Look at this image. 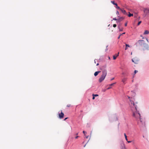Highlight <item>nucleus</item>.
<instances>
[{
	"label": "nucleus",
	"mask_w": 149,
	"mask_h": 149,
	"mask_svg": "<svg viewBox=\"0 0 149 149\" xmlns=\"http://www.w3.org/2000/svg\"><path fill=\"white\" fill-rule=\"evenodd\" d=\"M128 97L130 99V105L132 112L133 116L136 118L137 120L139 119V121H138V124L139 125H141L140 122L142 123V125H144L145 122L141 118L140 114L139 113V111H137V106L136 104H137V103L136 102L135 104H135L134 102L131 100L132 98H130L129 96H128Z\"/></svg>",
	"instance_id": "nucleus-1"
},
{
	"label": "nucleus",
	"mask_w": 149,
	"mask_h": 149,
	"mask_svg": "<svg viewBox=\"0 0 149 149\" xmlns=\"http://www.w3.org/2000/svg\"><path fill=\"white\" fill-rule=\"evenodd\" d=\"M95 63L96 62L95 61Z\"/></svg>",
	"instance_id": "nucleus-45"
},
{
	"label": "nucleus",
	"mask_w": 149,
	"mask_h": 149,
	"mask_svg": "<svg viewBox=\"0 0 149 149\" xmlns=\"http://www.w3.org/2000/svg\"><path fill=\"white\" fill-rule=\"evenodd\" d=\"M132 54V53H131V54Z\"/></svg>",
	"instance_id": "nucleus-43"
},
{
	"label": "nucleus",
	"mask_w": 149,
	"mask_h": 149,
	"mask_svg": "<svg viewBox=\"0 0 149 149\" xmlns=\"http://www.w3.org/2000/svg\"><path fill=\"white\" fill-rule=\"evenodd\" d=\"M95 97L94 96H93L92 99L93 100H94L95 99Z\"/></svg>",
	"instance_id": "nucleus-34"
},
{
	"label": "nucleus",
	"mask_w": 149,
	"mask_h": 149,
	"mask_svg": "<svg viewBox=\"0 0 149 149\" xmlns=\"http://www.w3.org/2000/svg\"><path fill=\"white\" fill-rule=\"evenodd\" d=\"M116 83H112L110 84L109 85V86H113V85H114Z\"/></svg>",
	"instance_id": "nucleus-16"
},
{
	"label": "nucleus",
	"mask_w": 149,
	"mask_h": 149,
	"mask_svg": "<svg viewBox=\"0 0 149 149\" xmlns=\"http://www.w3.org/2000/svg\"><path fill=\"white\" fill-rule=\"evenodd\" d=\"M125 19V17H121L117 19V22H120Z\"/></svg>",
	"instance_id": "nucleus-6"
},
{
	"label": "nucleus",
	"mask_w": 149,
	"mask_h": 149,
	"mask_svg": "<svg viewBox=\"0 0 149 149\" xmlns=\"http://www.w3.org/2000/svg\"><path fill=\"white\" fill-rule=\"evenodd\" d=\"M116 8H117L118 9H119L120 10L121 9V8H120V7L118 6H116Z\"/></svg>",
	"instance_id": "nucleus-19"
},
{
	"label": "nucleus",
	"mask_w": 149,
	"mask_h": 149,
	"mask_svg": "<svg viewBox=\"0 0 149 149\" xmlns=\"http://www.w3.org/2000/svg\"><path fill=\"white\" fill-rule=\"evenodd\" d=\"M111 2L113 5H114L115 3V1H111Z\"/></svg>",
	"instance_id": "nucleus-18"
},
{
	"label": "nucleus",
	"mask_w": 149,
	"mask_h": 149,
	"mask_svg": "<svg viewBox=\"0 0 149 149\" xmlns=\"http://www.w3.org/2000/svg\"><path fill=\"white\" fill-rule=\"evenodd\" d=\"M83 133L85 135V133H86V132H85L84 131H83Z\"/></svg>",
	"instance_id": "nucleus-27"
},
{
	"label": "nucleus",
	"mask_w": 149,
	"mask_h": 149,
	"mask_svg": "<svg viewBox=\"0 0 149 149\" xmlns=\"http://www.w3.org/2000/svg\"><path fill=\"white\" fill-rule=\"evenodd\" d=\"M127 22H126L125 23V26H127Z\"/></svg>",
	"instance_id": "nucleus-29"
},
{
	"label": "nucleus",
	"mask_w": 149,
	"mask_h": 149,
	"mask_svg": "<svg viewBox=\"0 0 149 149\" xmlns=\"http://www.w3.org/2000/svg\"><path fill=\"white\" fill-rule=\"evenodd\" d=\"M114 5H115L116 6H117V3H115L114 4Z\"/></svg>",
	"instance_id": "nucleus-30"
},
{
	"label": "nucleus",
	"mask_w": 149,
	"mask_h": 149,
	"mask_svg": "<svg viewBox=\"0 0 149 149\" xmlns=\"http://www.w3.org/2000/svg\"><path fill=\"white\" fill-rule=\"evenodd\" d=\"M100 72H101L100 71H98L94 73V75H95V76H96L98 75V74Z\"/></svg>",
	"instance_id": "nucleus-8"
},
{
	"label": "nucleus",
	"mask_w": 149,
	"mask_h": 149,
	"mask_svg": "<svg viewBox=\"0 0 149 149\" xmlns=\"http://www.w3.org/2000/svg\"><path fill=\"white\" fill-rule=\"evenodd\" d=\"M124 14H127V13H126V11L125 10L123 9H121L120 10Z\"/></svg>",
	"instance_id": "nucleus-9"
},
{
	"label": "nucleus",
	"mask_w": 149,
	"mask_h": 149,
	"mask_svg": "<svg viewBox=\"0 0 149 149\" xmlns=\"http://www.w3.org/2000/svg\"><path fill=\"white\" fill-rule=\"evenodd\" d=\"M137 72H138V71L135 70L134 71V74H136Z\"/></svg>",
	"instance_id": "nucleus-24"
},
{
	"label": "nucleus",
	"mask_w": 149,
	"mask_h": 149,
	"mask_svg": "<svg viewBox=\"0 0 149 149\" xmlns=\"http://www.w3.org/2000/svg\"><path fill=\"white\" fill-rule=\"evenodd\" d=\"M125 33H123L121 34H122V35H123V34H124Z\"/></svg>",
	"instance_id": "nucleus-38"
},
{
	"label": "nucleus",
	"mask_w": 149,
	"mask_h": 149,
	"mask_svg": "<svg viewBox=\"0 0 149 149\" xmlns=\"http://www.w3.org/2000/svg\"><path fill=\"white\" fill-rule=\"evenodd\" d=\"M65 118V119H64V120H65L66 119H67V118Z\"/></svg>",
	"instance_id": "nucleus-39"
},
{
	"label": "nucleus",
	"mask_w": 149,
	"mask_h": 149,
	"mask_svg": "<svg viewBox=\"0 0 149 149\" xmlns=\"http://www.w3.org/2000/svg\"><path fill=\"white\" fill-rule=\"evenodd\" d=\"M114 79V78H113L111 79V81H112V80H113V79Z\"/></svg>",
	"instance_id": "nucleus-37"
},
{
	"label": "nucleus",
	"mask_w": 149,
	"mask_h": 149,
	"mask_svg": "<svg viewBox=\"0 0 149 149\" xmlns=\"http://www.w3.org/2000/svg\"><path fill=\"white\" fill-rule=\"evenodd\" d=\"M78 137H79V136H77L75 137V138L76 139H77V138H78Z\"/></svg>",
	"instance_id": "nucleus-35"
},
{
	"label": "nucleus",
	"mask_w": 149,
	"mask_h": 149,
	"mask_svg": "<svg viewBox=\"0 0 149 149\" xmlns=\"http://www.w3.org/2000/svg\"><path fill=\"white\" fill-rule=\"evenodd\" d=\"M124 136H125V140L127 141L128 139H127V135H126V134L125 133H124Z\"/></svg>",
	"instance_id": "nucleus-14"
},
{
	"label": "nucleus",
	"mask_w": 149,
	"mask_h": 149,
	"mask_svg": "<svg viewBox=\"0 0 149 149\" xmlns=\"http://www.w3.org/2000/svg\"><path fill=\"white\" fill-rule=\"evenodd\" d=\"M149 33V31L147 30H146L144 33V34H148Z\"/></svg>",
	"instance_id": "nucleus-12"
},
{
	"label": "nucleus",
	"mask_w": 149,
	"mask_h": 149,
	"mask_svg": "<svg viewBox=\"0 0 149 149\" xmlns=\"http://www.w3.org/2000/svg\"><path fill=\"white\" fill-rule=\"evenodd\" d=\"M126 47L125 48V50H126L127 49L128 47H130V46L129 45L126 44H125Z\"/></svg>",
	"instance_id": "nucleus-11"
},
{
	"label": "nucleus",
	"mask_w": 149,
	"mask_h": 149,
	"mask_svg": "<svg viewBox=\"0 0 149 149\" xmlns=\"http://www.w3.org/2000/svg\"><path fill=\"white\" fill-rule=\"evenodd\" d=\"M135 59L134 58L133 59H132V61L133 62H134L135 63H137V61H134V60H135Z\"/></svg>",
	"instance_id": "nucleus-15"
},
{
	"label": "nucleus",
	"mask_w": 149,
	"mask_h": 149,
	"mask_svg": "<svg viewBox=\"0 0 149 149\" xmlns=\"http://www.w3.org/2000/svg\"><path fill=\"white\" fill-rule=\"evenodd\" d=\"M117 19H116V18H113V20H116V21H117Z\"/></svg>",
	"instance_id": "nucleus-22"
},
{
	"label": "nucleus",
	"mask_w": 149,
	"mask_h": 149,
	"mask_svg": "<svg viewBox=\"0 0 149 149\" xmlns=\"http://www.w3.org/2000/svg\"><path fill=\"white\" fill-rule=\"evenodd\" d=\"M89 136H87V137H86V138H88V137Z\"/></svg>",
	"instance_id": "nucleus-41"
},
{
	"label": "nucleus",
	"mask_w": 149,
	"mask_h": 149,
	"mask_svg": "<svg viewBox=\"0 0 149 149\" xmlns=\"http://www.w3.org/2000/svg\"><path fill=\"white\" fill-rule=\"evenodd\" d=\"M122 36V34H120V35H119V37H118V39H119V38H120V36Z\"/></svg>",
	"instance_id": "nucleus-26"
},
{
	"label": "nucleus",
	"mask_w": 149,
	"mask_h": 149,
	"mask_svg": "<svg viewBox=\"0 0 149 149\" xmlns=\"http://www.w3.org/2000/svg\"><path fill=\"white\" fill-rule=\"evenodd\" d=\"M144 14L143 16L144 17L148 16L149 15V8H144L143 9Z\"/></svg>",
	"instance_id": "nucleus-3"
},
{
	"label": "nucleus",
	"mask_w": 149,
	"mask_h": 149,
	"mask_svg": "<svg viewBox=\"0 0 149 149\" xmlns=\"http://www.w3.org/2000/svg\"><path fill=\"white\" fill-rule=\"evenodd\" d=\"M106 65H104L100 67V70L102 71V74L99 79L100 83L102 82L105 79L107 74V71L106 69Z\"/></svg>",
	"instance_id": "nucleus-2"
},
{
	"label": "nucleus",
	"mask_w": 149,
	"mask_h": 149,
	"mask_svg": "<svg viewBox=\"0 0 149 149\" xmlns=\"http://www.w3.org/2000/svg\"><path fill=\"white\" fill-rule=\"evenodd\" d=\"M109 59L110 60V58L109 57Z\"/></svg>",
	"instance_id": "nucleus-42"
},
{
	"label": "nucleus",
	"mask_w": 149,
	"mask_h": 149,
	"mask_svg": "<svg viewBox=\"0 0 149 149\" xmlns=\"http://www.w3.org/2000/svg\"><path fill=\"white\" fill-rule=\"evenodd\" d=\"M113 26L114 27H116V24H113Z\"/></svg>",
	"instance_id": "nucleus-23"
},
{
	"label": "nucleus",
	"mask_w": 149,
	"mask_h": 149,
	"mask_svg": "<svg viewBox=\"0 0 149 149\" xmlns=\"http://www.w3.org/2000/svg\"><path fill=\"white\" fill-rule=\"evenodd\" d=\"M93 96H94L95 97V96H98V95L97 94H93Z\"/></svg>",
	"instance_id": "nucleus-17"
},
{
	"label": "nucleus",
	"mask_w": 149,
	"mask_h": 149,
	"mask_svg": "<svg viewBox=\"0 0 149 149\" xmlns=\"http://www.w3.org/2000/svg\"><path fill=\"white\" fill-rule=\"evenodd\" d=\"M99 65V64L98 63H97V64L96 65L97 66V65Z\"/></svg>",
	"instance_id": "nucleus-40"
},
{
	"label": "nucleus",
	"mask_w": 149,
	"mask_h": 149,
	"mask_svg": "<svg viewBox=\"0 0 149 149\" xmlns=\"http://www.w3.org/2000/svg\"><path fill=\"white\" fill-rule=\"evenodd\" d=\"M127 142H128V143H131L132 142V141H127Z\"/></svg>",
	"instance_id": "nucleus-32"
},
{
	"label": "nucleus",
	"mask_w": 149,
	"mask_h": 149,
	"mask_svg": "<svg viewBox=\"0 0 149 149\" xmlns=\"http://www.w3.org/2000/svg\"><path fill=\"white\" fill-rule=\"evenodd\" d=\"M59 118H62L64 117V114L63 112H62V111H61V112L60 113H59L58 114Z\"/></svg>",
	"instance_id": "nucleus-5"
},
{
	"label": "nucleus",
	"mask_w": 149,
	"mask_h": 149,
	"mask_svg": "<svg viewBox=\"0 0 149 149\" xmlns=\"http://www.w3.org/2000/svg\"><path fill=\"white\" fill-rule=\"evenodd\" d=\"M111 88V86H110L109 87H108L107 88V89H109L110 88Z\"/></svg>",
	"instance_id": "nucleus-28"
},
{
	"label": "nucleus",
	"mask_w": 149,
	"mask_h": 149,
	"mask_svg": "<svg viewBox=\"0 0 149 149\" xmlns=\"http://www.w3.org/2000/svg\"><path fill=\"white\" fill-rule=\"evenodd\" d=\"M127 80V78H124L122 80V81L124 84H125V82Z\"/></svg>",
	"instance_id": "nucleus-10"
},
{
	"label": "nucleus",
	"mask_w": 149,
	"mask_h": 149,
	"mask_svg": "<svg viewBox=\"0 0 149 149\" xmlns=\"http://www.w3.org/2000/svg\"><path fill=\"white\" fill-rule=\"evenodd\" d=\"M141 21H140L138 23V25H139L141 23Z\"/></svg>",
	"instance_id": "nucleus-20"
},
{
	"label": "nucleus",
	"mask_w": 149,
	"mask_h": 149,
	"mask_svg": "<svg viewBox=\"0 0 149 149\" xmlns=\"http://www.w3.org/2000/svg\"><path fill=\"white\" fill-rule=\"evenodd\" d=\"M78 134V133H77V134H77V135Z\"/></svg>",
	"instance_id": "nucleus-44"
},
{
	"label": "nucleus",
	"mask_w": 149,
	"mask_h": 149,
	"mask_svg": "<svg viewBox=\"0 0 149 149\" xmlns=\"http://www.w3.org/2000/svg\"><path fill=\"white\" fill-rule=\"evenodd\" d=\"M67 106L68 107H70L71 106V105L70 104H68L67 105Z\"/></svg>",
	"instance_id": "nucleus-25"
},
{
	"label": "nucleus",
	"mask_w": 149,
	"mask_h": 149,
	"mask_svg": "<svg viewBox=\"0 0 149 149\" xmlns=\"http://www.w3.org/2000/svg\"><path fill=\"white\" fill-rule=\"evenodd\" d=\"M119 54V52H118V54H116L115 55L113 56V59L114 60H115L116 59V57L118 56Z\"/></svg>",
	"instance_id": "nucleus-7"
},
{
	"label": "nucleus",
	"mask_w": 149,
	"mask_h": 149,
	"mask_svg": "<svg viewBox=\"0 0 149 149\" xmlns=\"http://www.w3.org/2000/svg\"><path fill=\"white\" fill-rule=\"evenodd\" d=\"M138 43L140 46H143L144 47H146L147 44L145 43V42L143 40H139L138 41Z\"/></svg>",
	"instance_id": "nucleus-4"
},
{
	"label": "nucleus",
	"mask_w": 149,
	"mask_h": 149,
	"mask_svg": "<svg viewBox=\"0 0 149 149\" xmlns=\"http://www.w3.org/2000/svg\"><path fill=\"white\" fill-rule=\"evenodd\" d=\"M114 5H115L116 6H117V3H115L114 4Z\"/></svg>",
	"instance_id": "nucleus-31"
},
{
	"label": "nucleus",
	"mask_w": 149,
	"mask_h": 149,
	"mask_svg": "<svg viewBox=\"0 0 149 149\" xmlns=\"http://www.w3.org/2000/svg\"><path fill=\"white\" fill-rule=\"evenodd\" d=\"M116 14H117L118 15H119V13L118 11H117Z\"/></svg>",
	"instance_id": "nucleus-33"
},
{
	"label": "nucleus",
	"mask_w": 149,
	"mask_h": 149,
	"mask_svg": "<svg viewBox=\"0 0 149 149\" xmlns=\"http://www.w3.org/2000/svg\"><path fill=\"white\" fill-rule=\"evenodd\" d=\"M129 14L128 15V16L129 17H131V16H133V14H131L130 13V12H129Z\"/></svg>",
	"instance_id": "nucleus-13"
},
{
	"label": "nucleus",
	"mask_w": 149,
	"mask_h": 149,
	"mask_svg": "<svg viewBox=\"0 0 149 149\" xmlns=\"http://www.w3.org/2000/svg\"><path fill=\"white\" fill-rule=\"evenodd\" d=\"M146 40L148 42H149V41H148V39L147 38H146Z\"/></svg>",
	"instance_id": "nucleus-36"
},
{
	"label": "nucleus",
	"mask_w": 149,
	"mask_h": 149,
	"mask_svg": "<svg viewBox=\"0 0 149 149\" xmlns=\"http://www.w3.org/2000/svg\"><path fill=\"white\" fill-rule=\"evenodd\" d=\"M119 31H122L123 30V28H121V29L119 28Z\"/></svg>",
	"instance_id": "nucleus-21"
}]
</instances>
